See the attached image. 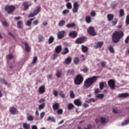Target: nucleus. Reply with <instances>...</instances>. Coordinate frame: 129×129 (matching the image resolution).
I'll use <instances>...</instances> for the list:
<instances>
[{"label": "nucleus", "instance_id": "obj_1", "mask_svg": "<svg viewBox=\"0 0 129 129\" xmlns=\"http://www.w3.org/2000/svg\"><path fill=\"white\" fill-rule=\"evenodd\" d=\"M97 79H98V76H94L87 79L84 81L83 88L84 89H87V88H89V87L92 86V85H93V84H94V83L97 81Z\"/></svg>", "mask_w": 129, "mask_h": 129}, {"label": "nucleus", "instance_id": "obj_2", "mask_svg": "<svg viewBox=\"0 0 129 129\" xmlns=\"http://www.w3.org/2000/svg\"><path fill=\"white\" fill-rule=\"evenodd\" d=\"M124 36V33L121 31H115L112 36V41L113 43H118L120 39Z\"/></svg>", "mask_w": 129, "mask_h": 129}, {"label": "nucleus", "instance_id": "obj_3", "mask_svg": "<svg viewBox=\"0 0 129 129\" xmlns=\"http://www.w3.org/2000/svg\"><path fill=\"white\" fill-rule=\"evenodd\" d=\"M84 80V78H83V76H82L81 74H79L74 79V84L75 85H81L83 83Z\"/></svg>", "mask_w": 129, "mask_h": 129}, {"label": "nucleus", "instance_id": "obj_4", "mask_svg": "<svg viewBox=\"0 0 129 129\" xmlns=\"http://www.w3.org/2000/svg\"><path fill=\"white\" fill-rule=\"evenodd\" d=\"M36 10L33 12V13H30L28 16V18H33V17H35V16H37L39 13L41 12V7H37L36 8Z\"/></svg>", "mask_w": 129, "mask_h": 129}, {"label": "nucleus", "instance_id": "obj_5", "mask_svg": "<svg viewBox=\"0 0 129 129\" xmlns=\"http://www.w3.org/2000/svg\"><path fill=\"white\" fill-rule=\"evenodd\" d=\"M5 9L8 14H10L16 10V7L14 6H6Z\"/></svg>", "mask_w": 129, "mask_h": 129}, {"label": "nucleus", "instance_id": "obj_6", "mask_svg": "<svg viewBox=\"0 0 129 129\" xmlns=\"http://www.w3.org/2000/svg\"><path fill=\"white\" fill-rule=\"evenodd\" d=\"M87 40V39L85 37L78 38L75 41V44H83V43H85V42H86Z\"/></svg>", "mask_w": 129, "mask_h": 129}, {"label": "nucleus", "instance_id": "obj_7", "mask_svg": "<svg viewBox=\"0 0 129 129\" xmlns=\"http://www.w3.org/2000/svg\"><path fill=\"white\" fill-rule=\"evenodd\" d=\"M88 34L90 35V36H92V37H94L96 36V32H95V30L94 29V27H90L87 29Z\"/></svg>", "mask_w": 129, "mask_h": 129}, {"label": "nucleus", "instance_id": "obj_8", "mask_svg": "<svg viewBox=\"0 0 129 129\" xmlns=\"http://www.w3.org/2000/svg\"><path fill=\"white\" fill-rule=\"evenodd\" d=\"M108 85L111 90H113L115 88V81L111 79L108 81Z\"/></svg>", "mask_w": 129, "mask_h": 129}, {"label": "nucleus", "instance_id": "obj_9", "mask_svg": "<svg viewBox=\"0 0 129 129\" xmlns=\"http://www.w3.org/2000/svg\"><path fill=\"white\" fill-rule=\"evenodd\" d=\"M79 2H75L73 4V8L72 10L73 13L74 14H76L78 12V9H79L80 5L78 4Z\"/></svg>", "mask_w": 129, "mask_h": 129}, {"label": "nucleus", "instance_id": "obj_10", "mask_svg": "<svg viewBox=\"0 0 129 129\" xmlns=\"http://www.w3.org/2000/svg\"><path fill=\"white\" fill-rule=\"evenodd\" d=\"M57 35L58 39L61 40V39H63L65 36V35H66V32L64 30L60 31L57 33Z\"/></svg>", "mask_w": 129, "mask_h": 129}, {"label": "nucleus", "instance_id": "obj_11", "mask_svg": "<svg viewBox=\"0 0 129 129\" xmlns=\"http://www.w3.org/2000/svg\"><path fill=\"white\" fill-rule=\"evenodd\" d=\"M69 36L70 37V38H72V39H75V38H77V36H78V33H77V32L76 31H74L73 32H70Z\"/></svg>", "mask_w": 129, "mask_h": 129}, {"label": "nucleus", "instance_id": "obj_12", "mask_svg": "<svg viewBox=\"0 0 129 129\" xmlns=\"http://www.w3.org/2000/svg\"><path fill=\"white\" fill-rule=\"evenodd\" d=\"M38 92L39 94H43V93H45V92H46V88H45V85H42L39 88Z\"/></svg>", "mask_w": 129, "mask_h": 129}, {"label": "nucleus", "instance_id": "obj_13", "mask_svg": "<svg viewBox=\"0 0 129 129\" xmlns=\"http://www.w3.org/2000/svg\"><path fill=\"white\" fill-rule=\"evenodd\" d=\"M10 112L11 114H17L19 111L17 110L16 108L12 107L10 108Z\"/></svg>", "mask_w": 129, "mask_h": 129}, {"label": "nucleus", "instance_id": "obj_14", "mask_svg": "<svg viewBox=\"0 0 129 129\" xmlns=\"http://www.w3.org/2000/svg\"><path fill=\"white\" fill-rule=\"evenodd\" d=\"M23 6L24 7V11H27V10H29V8L31 7V5H29V2H25L23 3Z\"/></svg>", "mask_w": 129, "mask_h": 129}, {"label": "nucleus", "instance_id": "obj_15", "mask_svg": "<svg viewBox=\"0 0 129 129\" xmlns=\"http://www.w3.org/2000/svg\"><path fill=\"white\" fill-rule=\"evenodd\" d=\"M118 97L120 98H125L126 97H127L129 96V94L127 93H123L118 94Z\"/></svg>", "mask_w": 129, "mask_h": 129}, {"label": "nucleus", "instance_id": "obj_16", "mask_svg": "<svg viewBox=\"0 0 129 129\" xmlns=\"http://www.w3.org/2000/svg\"><path fill=\"white\" fill-rule=\"evenodd\" d=\"M81 50L83 53H87V52H88L89 48L88 47L84 45H82Z\"/></svg>", "mask_w": 129, "mask_h": 129}, {"label": "nucleus", "instance_id": "obj_17", "mask_svg": "<svg viewBox=\"0 0 129 129\" xmlns=\"http://www.w3.org/2000/svg\"><path fill=\"white\" fill-rule=\"evenodd\" d=\"M62 51V45H58L55 48V53L59 54Z\"/></svg>", "mask_w": 129, "mask_h": 129}, {"label": "nucleus", "instance_id": "obj_18", "mask_svg": "<svg viewBox=\"0 0 129 129\" xmlns=\"http://www.w3.org/2000/svg\"><path fill=\"white\" fill-rule=\"evenodd\" d=\"M74 103L75 104V105H77V106H81V105H82V102H81L80 99L75 100Z\"/></svg>", "mask_w": 129, "mask_h": 129}, {"label": "nucleus", "instance_id": "obj_19", "mask_svg": "<svg viewBox=\"0 0 129 129\" xmlns=\"http://www.w3.org/2000/svg\"><path fill=\"white\" fill-rule=\"evenodd\" d=\"M24 45L25 46V51L29 52L31 51V47L29 46V44L27 42H24Z\"/></svg>", "mask_w": 129, "mask_h": 129}, {"label": "nucleus", "instance_id": "obj_20", "mask_svg": "<svg viewBox=\"0 0 129 129\" xmlns=\"http://www.w3.org/2000/svg\"><path fill=\"white\" fill-rule=\"evenodd\" d=\"M52 107L54 110H57L59 109V107H60V105L58 103H55L53 104Z\"/></svg>", "mask_w": 129, "mask_h": 129}, {"label": "nucleus", "instance_id": "obj_21", "mask_svg": "<svg viewBox=\"0 0 129 129\" xmlns=\"http://www.w3.org/2000/svg\"><path fill=\"white\" fill-rule=\"evenodd\" d=\"M75 74V71L74 70H69L68 71V76H73Z\"/></svg>", "mask_w": 129, "mask_h": 129}, {"label": "nucleus", "instance_id": "obj_22", "mask_svg": "<svg viewBox=\"0 0 129 129\" xmlns=\"http://www.w3.org/2000/svg\"><path fill=\"white\" fill-rule=\"evenodd\" d=\"M72 61V58L71 57H68L64 60V64L69 65L71 63Z\"/></svg>", "mask_w": 129, "mask_h": 129}, {"label": "nucleus", "instance_id": "obj_23", "mask_svg": "<svg viewBox=\"0 0 129 129\" xmlns=\"http://www.w3.org/2000/svg\"><path fill=\"white\" fill-rule=\"evenodd\" d=\"M17 28H18V29H23V21H19L17 22Z\"/></svg>", "mask_w": 129, "mask_h": 129}, {"label": "nucleus", "instance_id": "obj_24", "mask_svg": "<svg viewBox=\"0 0 129 129\" xmlns=\"http://www.w3.org/2000/svg\"><path fill=\"white\" fill-rule=\"evenodd\" d=\"M85 21L87 24H90L92 21V19H91V17L89 16H87L85 18Z\"/></svg>", "mask_w": 129, "mask_h": 129}, {"label": "nucleus", "instance_id": "obj_25", "mask_svg": "<svg viewBox=\"0 0 129 129\" xmlns=\"http://www.w3.org/2000/svg\"><path fill=\"white\" fill-rule=\"evenodd\" d=\"M104 86H106V82H101L99 83V87L100 90H102L103 88H104Z\"/></svg>", "mask_w": 129, "mask_h": 129}, {"label": "nucleus", "instance_id": "obj_26", "mask_svg": "<svg viewBox=\"0 0 129 129\" xmlns=\"http://www.w3.org/2000/svg\"><path fill=\"white\" fill-rule=\"evenodd\" d=\"M68 53H69V49L68 47H65L61 52L62 55H66V54H68Z\"/></svg>", "mask_w": 129, "mask_h": 129}, {"label": "nucleus", "instance_id": "obj_27", "mask_svg": "<svg viewBox=\"0 0 129 129\" xmlns=\"http://www.w3.org/2000/svg\"><path fill=\"white\" fill-rule=\"evenodd\" d=\"M55 75L57 78H60L62 76V71L61 70L56 71Z\"/></svg>", "mask_w": 129, "mask_h": 129}, {"label": "nucleus", "instance_id": "obj_28", "mask_svg": "<svg viewBox=\"0 0 129 129\" xmlns=\"http://www.w3.org/2000/svg\"><path fill=\"white\" fill-rule=\"evenodd\" d=\"M80 62V59H79V57H76L74 59V64H75L76 65H78V64H79Z\"/></svg>", "mask_w": 129, "mask_h": 129}, {"label": "nucleus", "instance_id": "obj_29", "mask_svg": "<svg viewBox=\"0 0 129 129\" xmlns=\"http://www.w3.org/2000/svg\"><path fill=\"white\" fill-rule=\"evenodd\" d=\"M113 18H114V16L113 14H108L107 15V19L108 21L110 22L111 21H112L113 20Z\"/></svg>", "mask_w": 129, "mask_h": 129}, {"label": "nucleus", "instance_id": "obj_30", "mask_svg": "<svg viewBox=\"0 0 129 129\" xmlns=\"http://www.w3.org/2000/svg\"><path fill=\"white\" fill-rule=\"evenodd\" d=\"M54 40H55V38H54V36H50V37L49 38L48 40V44H52V43L54 42Z\"/></svg>", "mask_w": 129, "mask_h": 129}, {"label": "nucleus", "instance_id": "obj_31", "mask_svg": "<svg viewBox=\"0 0 129 129\" xmlns=\"http://www.w3.org/2000/svg\"><path fill=\"white\" fill-rule=\"evenodd\" d=\"M119 13V18H122L124 16V10L123 9H120Z\"/></svg>", "mask_w": 129, "mask_h": 129}, {"label": "nucleus", "instance_id": "obj_32", "mask_svg": "<svg viewBox=\"0 0 129 129\" xmlns=\"http://www.w3.org/2000/svg\"><path fill=\"white\" fill-rule=\"evenodd\" d=\"M47 121H50V120H51L52 122H56V119L53 116H49L47 118Z\"/></svg>", "mask_w": 129, "mask_h": 129}, {"label": "nucleus", "instance_id": "obj_33", "mask_svg": "<svg viewBox=\"0 0 129 129\" xmlns=\"http://www.w3.org/2000/svg\"><path fill=\"white\" fill-rule=\"evenodd\" d=\"M46 106L45 103H43L38 106L39 110H42V109H44L45 107Z\"/></svg>", "mask_w": 129, "mask_h": 129}, {"label": "nucleus", "instance_id": "obj_34", "mask_svg": "<svg viewBox=\"0 0 129 129\" xmlns=\"http://www.w3.org/2000/svg\"><path fill=\"white\" fill-rule=\"evenodd\" d=\"M38 40H39V42H43V41L45 40V37H44L43 35L39 34L38 35Z\"/></svg>", "mask_w": 129, "mask_h": 129}, {"label": "nucleus", "instance_id": "obj_35", "mask_svg": "<svg viewBox=\"0 0 129 129\" xmlns=\"http://www.w3.org/2000/svg\"><path fill=\"white\" fill-rule=\"evenodd\" d=\"M75 26H76L75 23H70V24H67L66 25V27H67V28H74V27H75Z\"/></svg>", "mask_w": 129, "mask_h": 129}, {"label": "nucleus", "instance_id": "obj_36", "mask_svg": "<svg viewBox=\"0 0 129 129\" xmlns=\"http://www.w3.org/2000/svg\"><path fill=\"white\" fill-rule=\"evenodd\" d=\"M103 46V42H98L96 45V48H101Z\"/></svg>", "mask_w": 129, "mask_h": 129}, {"label": "nucleus", "instance_id": "obj_37", "mask_svg": "<svg viewBox=\"0 0 129 129\" xmlns=\"http://www.w3.org/2000/svg\"><path fill=\"white\" fill-rule=\"evenodd\" d=\"M35 19H36V18H31L29 20L27 21V25L28 26H31L32 25V21H34V20H35Z\"/></svg>", "mask_w": 129, "mask_h": 129}, {"label": "nucleus", "instance_id": "obj_38", "mask_svg": "<svg viewBox=\"0 0 129 129\" xmlns=\"http://www.w3.org/2000/svg\"><path fill=\"white\" fill-rule=\"evenodd\" d=\"M66 7L68 10H72V4H71V3H68L66 4Z\"/></svg>", "mask_w": 129, "mask_h": 129}, {"label": "nucleus", "instance_id": "obj_39", "mask_svg": "<svg viewBox=\"0 0 129 129\" xmlns=\"http://www.w3.org/2000/svg\"><path fill=\"white\" fill-rule=\"evenodd\" d=\"M0 82L2 84H4L5 85H8V82L6 81V80L4 78H2L0 79Z\"/></svg>", "mask_w": 129, "mask_h": 129}, {"label": "nucleus", "instance_id": "obj_40", "mask_svg": "<svg viewBox=\"0 0 129 129\" xmlns=\"http://www.w3.org/2000/svg\"><path fill=\"white\" fill-rule=\"evenodd\" d=\"M100 120H101V123H102V124H103V123H106V118L105 117H101Z\"/></svg>", "mask_w": 129, "mask_h": 129}, {"label": "nucleus", "instance_id": "obj_41", "mask_svg": "<svg viewBox=\"0 0 129 129\" xmlns=\"http://www.w3.org/2000/svg\"><path fill=\"white\" fill-rule=\"evenodd\" d=\"M65 20H61L58 23V26L59 27H63L65 25Z\"/></svg>", "mask_w": 129, "mask_h": 129}, {"label": "nucleus", "instance_id": "obj_42", "mask_svg": "<svg viewBox=\"0 0 129 129\" xmlns=\"http://www.w3.org/2000/svg\"><path fill=\"white\" fill-rule=\"evenodd\" d=\"M70 97L72 99L75 98V95L74 94V92H73V91H71L70 92Z\"/></svg>", "mask_w": 129, "mask_h": 129}, {"label": "nucleus", "instance_id": "obj_43", "mask_svg": "<svg viewBox=\"0 0 129 129\" xmlns=\"http://www.w3.org/2000/svg\"><path fill=\"white\" fill-rule=\"evenodd\" d=\"M38 61V56H34L33 58V61L32 62V64H36L37 63V61Z\"/></svg>", "mask_w": 129, "mask_h": 129}, {"label": "nucleus", "instance_id": "obj_44", "mask_svg": "<svg viewBox=\"0 0 129 129\" xmlns=\"http://www.w3.org/2000/svg\"><path fill=\"white\" fill-rule=\"evenodd\" d=\"M74 107H75L74 105L72 103H70L68 106V109H70V110L73 109Z\"/></svg>", "mask_w": 129, "mask_h": 129}, {"label": "nucleus", "instance_id": "obj_45", "mask_svg": "<svg viewBox=\"0 0 129 129\" xmlns=\"http://www.w3.org/2000/svg\"><path fill=\"white\" fill-rule=\"evenodd\" d=\"M70 11L68 9L64 10L62 11V14L63 15H67L68 14H69Z\"/></svg>", "mask_w": 129, "mask_h": 129}, {"label": "nucleus", "instance_id": "obj_46", "mask_svg": "<svg viewBox=\"0 0 129 129\" xmlns=\"http://www.w3.org/2000/svg\"><path fill=\"white\" fill-rule=\"evenodd\" d=\"M27 119L29 121H32L34 120V116L33 115H29L27 117Z\"/></svg>", "mask_w": 129, "mask_h": 129}, {"label": "nucleus", "instance_id": "obj_47", "mask_svg": "<svg viewBox=\"0 0 129 129\" xmlns=\"http://www.w3.org/2000/svg\"><path fill=\"white\" fill-rule=\"evenodd\" d=\"M86 102L87 103H91V102H95V100L94 99V98H91L89 100H88Z\"/></svg>", "mask_w": 129, "mask_h": 129}, {"label": "nucleus", "instance_id": "obj_48", "mask_svg": "<svg viewBox=\"0 0 129 129\" xmlns=\"http://www.w3.org/2000/svg\"><path fill=\"white\" fill-rule=\"evenodd\" d=\"M81 71H83L84 73H87V72H88V68L85 67L83 70L81 69Z\"/></svg>", "mask_w": 129, "mask_h": 129}, {"label": "nucleus", "instance_id": "obj_49", "mask_svg": "<svg viewBox=\"0 0 129 129\" xmlns=\"http://www.w3.org/2000/svg\"><path fill=\"white\" fill-rule=\"evenodd\" d=\"M125 23L126 26H128L129 25V15H127L126 17Z\"/></svg>", "mask_w": 129, "mask_h": 129}, {"label": "nucleus", "instance_id": "obj_50", "mask_svg": "<svg viewBox=\"0 0 129 129\" xmlns=\"http://www.w3.org/2000/svg\"><path fill=\"white\" fill-rule=\"evenodd\" d=\"M117 24V20L116 18H115L113 21L112 22V26H115Z\"/></svg>", "mask_w": 129, "mask_h": 129}, {"label": "nucleus", "instance_id": "obj_51", "mask_svg": "<svg viewBox=\"0 0 129 129\" xmlns=\"http://www.w3.org/2000/svg\"><path fill=\"white\" fill-rule=\"evenodd\" d=\"M44 116H45V112H42L40 114V119H43Z\"/></svg>", "mask_w": 129, "mask_h": 129}, {"label": "nucleus", "instance_id": "obj_52", "mask_svg": "<svg viewBox=\"0 0 129 129\" xmlns=\"http://www.w3.org/2000/svg\"><path fill=\"white\" fill-rule=\"evenodd\" d=\"M108 49L111 53H114V49H113V47H112L111 46H109L108 47Z\"/></svg>", "mask_w": 129, "mask_h": 129}, {"label": "nucleus", "instance_id": "obj_53", "mask_svg": "<svg viewBox=\"0 0 129 129\" xmlns=\"http://www.w3.org/2000/svg\"><path fill=\"white\" fill-rule=\"evenodd\" d=\"M96 97L97 98H100L101 99H102L103 97H104V95L102 94H98V95L96 96Z\"/></svg>", "mask_w": 129, "mask_h": 129}, {"label": "nucleus", "instance_id": "obj_54", "mask_svg": "<svg viewBox=\"0 0 129 129\" xmlns=\"http://www.w3.org/2000/svg\"><path fill=\"white\" fill-rule=\"evenodd\" d=\"M58 114H63V109H59L57 110Z\"/></svg>", "mask_w": 129, "mask_h": 129}, {"label": "nucleus", "instance_id": "obj_55", "mask_svg": "<svg viewBox=\"0 0 129 129\" xmlns=\"http://www.w3.org/2000/svg\"><path fill=\"white\" fill-rule=\"evenodd\" d=\"M53 94L55 97H57V96H58V92L56 90H54L53 91Z\"/></svg>", "mask_w": 129, "mask_h": 129}, {"label": "nucleus", "instance_id": "obj_56", "mask_svg": "<svg viewBox=\"0 0 129 129\" xmlns=\"http://www.w3.org/2000/svg\"><path fill=\"white\" fill-rule=\"evenodd\" d=\"M59 95L62 98H65V94L63 93V91H61L59 93Z\"/></svg>", "mask_w": 129, "mask_h": 129}, {"label": "nucleus", "instance_id": "obj_57", "mask_svg": "<svg viewBox=\"0 0 129 129\" xmlns=\"http://www.w3.org/2000/svg\"><path fill=\"white\" fill-rule=\"evenodd\" d=\"M129 123V120H125L122 123V125L128 124Z\"/></svg>", "mask_w": 129, "mask_h": 129}, {"label": "nucleus", "instance_id": "obj_58", "mask_svg": "<svg viewBox=\"0 0 129 129\" xmlns=\"http://www.w3.org/2000/svg\"><path fill=\"white\" fill-rule=\"evenodd\" d=\"M46 101V100L44 99H40L39 101L38 102L39 103H43V102H45Z\"/></svg>", "mask_w": 129, "mask_h": 129}, {"label": "nucleus", "instance_id": "obj_59", "mask_svg": "<svg viewBox=\"0 0 129 129\" xmlns=\"http://www.w3.org/2000/svg\"><path fill=\"white\" fill-rule=\"evenodd\" d=\"M14 58V55H13L12 54H9L8 55V59L9 60H11Z\"/></svg>", "mask_w": 129, "mask_h": 129}, {"label": "nucleus", "instance_id": "obj_60", "mask_svg": "<svg viewBox=\"0 0 129 129\" xmlns=\"http://www.w3.org/2000/svg\"><path fill=\"white\" fill-rule=\"evenodd\" d=\"M91 17H95V16H96V13L94 11H92L91 12Z\"/></svg>", "mask_w": 129, "mask_h": 129}, {"label": "nucleus", "instance_id": "obj_61", "mask_svg": "<svg viewBox=\"0 0 129 129\" xmlns=\"http://www.w3.org/2000/svg\"><path fill=\"white\" fill-rule=\"evenodd\" d=\"M38 24H39V20H36L33 21V25H34V26H37Z\"/></svg>", "mask_w": 129, "mask_h": 129}, {"label": "nucleus", "instance_id": "obj_62", "mask_svg": "<svg viewBox=\"0 0 129 129\" xmlns=\"http://www.w3.org/2000/svg\"><path fill=\"white\" fill-rule=\"evenodd\" d=\"M3 25H4V26H5V27H9V24H8V22H7V21H4L3 22Z\"/></svg>", "mask_w": 129, "mask_h": 129}, {"label": "nucleus", "instance_id": "obj_63", "mask_svg": "<svg viewBox=\"0 0 129 129\" xmlns=\"http://www.w3.org/2000/svg\"><path fill=\"white\" fill-rule=\"evenodd\" d=\"M80 58H82V61H85V56H84V54H82Z\"/></svg>", "mask_w": 129, "mask_h": 129}, {"label": "nucleus", "instance_id": "obj_64", "mask_svg": "<svg viewBox=\"0 0 129 129\" xmlns=\"http://www.w3.org/2000/svg\"><path fill=\"white\" fill-rule=\"evenodd\" d=\"M31 129H38V126H37L36 125H33L31 126Z\"/></svg>", "mask_w": 129, "mask_h": 129}]
</instances>
